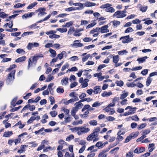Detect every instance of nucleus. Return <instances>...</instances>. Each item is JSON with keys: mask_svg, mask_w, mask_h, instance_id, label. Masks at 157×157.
<instances>
[{"mask_svg": "<svg viewBox=\"0 0 157 157\" xmlns=\"http://www.w3.org/2000/svg\"><path fill=\"white\" fill-rule=\"evenodd\" d=\"M112 5L109 3H106L101 5L100 8L101 9H105V11L106 12L109 13H113L115 12V9L112 7H111Z\"/></svg>", "mask_w": 157, "mask_h": 157, "instance_id": "1", "label": "nucleus"}, {"mask_svg": "<svg viewBox=\"0 0 157 157\" xmlns=\"http://www.w3.org/2000/svg\"><path fill=\"white\" fill-rule=\"evenodd\" d=\"M129 109V111L124 113V116H127L129 115H132L134 114L137 109L136 107H132L131 106H128L126 108L125 110H127Z\"/></svg>", "mask_w": 157, "mask_h": 157, "instance_id": "2", "label": "nucleus"}, {"mask_svg": "<svg viewBox=\"0 0 157 157\" xmlns=\"http://www.w3.org/2000/svg\"><path fill=\"white\" fill-rule=\"evenodd\" d=\"M120 40H122V42L123 44L130 43L133 41V38L130 37L129 35L121 37L120 38Z\"/></svg>", "mask_w": 157, "mask_h": 157, "instance_id": "3", "label": "nucleus"}, {"mask_svg": "<svg viewBox=\"0 0 157 157\" xmlns=\"http://www.w3.org/2000/svg\"><path fill=\"white\" fill-rule=\"evenodd\" d=\"M89 81V80L87 78H86L83 80V77L81 78L79 80V82L81 83L82 87V88L86 87L88 86V82Z\"/></svg>", "mask_w": 157, "mask_h": 157, "instance_id": "4", "label": "nucleus"}, {"mask_svg": "<svg viewBox=\"0 0 157 157\" xmlns=\"http://www.w3.org/2000/svg\"><path fill=\"white\" fill-rule=\"evenodd\" d=\"M123 14L121 11L119 10L113 14V16L114 17H116L117 18H123L125 16Z\"/></svg>", "mask_w": 157, "mask_h": 157, "instance_id": "5", "label": "nucleus"}, {"mask_svg": "<svg viewBox=\"0 0 157 157\" xmlns=\"http://www.w3.org/2000/svg\"><path fill=\"white\" fill-rule=\"evenodd\" d=\"M16 72L15 70L12 71L10 73H9L6 81L7 82H10V81L13 80L14 79V74Z\"/></svg>", "mask_w": 157, "mask_h": 157, "instance_id": "6", "label": "nucleus"}, {"mask_svg": "<svg viewBox=\"0 0 157 157\" xmlns=\"http://www.w3.org/2000/svg\"><path fill=\"white\" fill-rule=\"evenodd\" d=\"M46 11V9L45 8H40L36 10L35 12L37 13L38 12L39 13L38 14V16H42L44 14H46L47 13L44 12Z\"/></svg>", "mask_w": 157, "mask_h": 157, "instance_id": "7", "label": "nucleus"}, {"mask_svg": "<svg viewBox=\"0 0 157 157\" xmlns=\"http://www.w3.org/2000/svg\"><path fill=\"white\" fill-rule=\"evenodd\" d=\"M108 26L107 25H105L104 26H102L101 28H99L100 32L101 33H105L109 32V31L108 29Z\"/></svg>", "mask_w": 157, "mask_h": 157, "instance_id": "8", "label": "nucleus"}, {"mask_svg": "<svg viewBox=\"0 0 157 157\" xmlns=\"http://www.w3.org/2000/svg\"><path fill=\"white\" fill-rule=\"evenodd\" d=\"M79 41V40H76L74 41V43L71 44V46L72 47L75 48L80 47L83 46V44L81 43H75L76 42H78Z\"/></svg>", "mask_w": 157, "mask_h": 157, "instance_id": "9", "label": "nucleus"}, {"mask_svg": "<svg viewBox=\"0 0 157 157\" xmlns=\"http://www.w3.org/2000/svg\"><path fill=\"white\" fill-rule=\"evenodd\" d=\"M79 130L82 132V133H85L88 132L90 131V129L86 127L81 126L79 127Z\"/></svg>", "mask_w": 157, "mask_h": 157, "instance_id": "10", "label": "nucleus"}, {"mask_svg": "<svg viewBox=\"0 0 157 157\" xmlns=\"http://www.w3.org/2000/svg\"><path fill=\"white\" fill-rule=\"evenodd\" d=\"M145 149V148L143 147H137L133 151L135 153L139 154L144 152Z\"/></svg>", "mask_w": 157, "mask_h": 157, "instance_id": "11", "label": "nucleus"}, {"mask_svg": "<svg viewBox=\"0 0 157 157\" xmlns=\"http://www.w3.org/2000/svg\"><path fill=\"white\" fill-rule=\"evenodd\" d=\"M100 130V128L99 127H96L94 129L92 134L94 135V137H97L98 136Z\"/></svg>", "mask_w": 157, "mask_h": 157, "instance_id": "12", "label": "nucleus"}, {"mask_svg": "<svg viewBox=\"0 0 157 157\" xmlns=\"http://www.w3.org/2000/svg\"><path fill=\"white\" fill-rule=\"evenodd\" d=\"M93 92L95 94H98L100 93L101 91V87L100 86H95L94 88Z\"/></svg>", "mask_w": 157, "mask_h": 157, "instance_id": "13", "label": "nucleus"}, {"mask_svg": "<svg viewBox=\"0 0 157 157\" xmlns=\"http://www.w3.org/2000/svg\"><path fill=\"white\" fill-rule=\"evenodd\" d=\"M117 135L118 136L117 137V139L118 140V141H117L116 143L114 145V146L117 145L119 143L120 141L122 140L123 139V137L121 136V131H120L119 132H118L117 133Z\"/></svg>", "mask_w": 157, "mask_h": 157, "instance_id": "14", "label": "nucleus"}, {"mask_svg": "<svg viewBox=\"0 0 157 157\" xmlns=\"http://www.w3.org/2000/svg\"><path fill=\"white\" fill-rule=\"evenodd\" d=\"M75 106L74 107L78 110L82 107L83 104L82 103H80V102H76L75 103Z\"/></svg>", "mask_w": 157, "mask_h": 157, "instance_id": "15", "label": "nucleus"}, {"mask_svg": "<svg viewBox=\"0 0 157 157\" xmlns=\"http://www.w3.org/2000/svg\"><path fill=\"white\" fill-rule=\"evenodd\" d=\"M61 83L63 86H66L68 83V78L67 77L64 78L61 80Z\"/></svg>", "mask_w": 157, "mask_h": 157, "instance_id": "16", "label": "nucleus"}, {"mask_svg": "<svg viewBox=\"0 0 157 157\" xmlns=\"http://www.w3.org/2000/svg\"><path fill=\"white\" fill-rule=\"evenodd\" d=\"M96 4L92 2H86L84 4V5L86 7H90L95 6Z\"/></svg>", "mask_w": 157, "mask_h": 157, "instance_id": "17", "label": "nucleus"}, {"mask_svg": "<svg viewBox=\"0 0 157 157\" xmlns=\"http://www.w3.org/2000/svg\"><path fill=\"white\" fill-rule=\"evenodd\" d=\"M148 58L147 56H145L142 58H138L137 60L138 61L139 63H142L145 61V60Z\"/></svg>", "mask_w": 157, "mask_h": 157, "instance_id": "18", "label": "nucleus"}, {"mask_svg": "<svg viewBox=\"0 0 157 157\" xmlns=\"http://www.w3.org/2000/svg\"><path fill=\"white\" fill-rule=\"evenodd\" d=\"M13 132L12 131H7L4 132V133L3 136L6 137H9L13 134Z\"/></svg>", "mask_w": 157, "mask_h": 157, "instance_id": "19", "label": "nucleus"}, {"mask_svg": "<svg viewBox=\"0 0 157 157\" xmlns=\"http://www.w3.org/2000/svg\"><path fill=\"white\" fill-rule=\"evenodd\" d=\"M26 58L25 56H23L17 58L15 60V62L17 63L22 62L24 61H25Z\"/></svg>", "mask_w": 157, "mask_h": 157, "instance_id": "20", "label": "nucleus"}, {"mask_svg": "<svg viewBox=\"0 0 157 157\" xmlns=\"http://www.w3.org/2000/svg\"><path fill=\"white\" fill-rule=\"evenodd\" d=\"M49 51L50 52L51 54V55H50V56L51 57L53 58L55 57L56 56V52L55 50L51 48H50L49 49Z\"/></svg>", "mask_w": 157, "mask_h": 157, "instance_id": "21", "label": "nucleus"}, {"mask_svg": "<svg viewBox=\"0 0 157 157\" xmlns=\"http://www.w3.org/2000/svg\"><path fill=\"white\" fill-rule=\"evenodd\" d=\"M123 94L121 95L120 99H123L126 97L128 94V92H125V91H123L122 92Z\"/></svg>", "mask_w": 157, "mask_h": 157, "instance_id": "22", "label": "nucleus"}, {"mask_svg": "<svg viewBox=\"0 0 157 157\" xmlns=\"http://www.w3.org/2000/svg\"><path fill=\"white\" fill-rule=\"evenodd\" d=\"M83 123L82 120L80 119L78 121H76L72 123V124L73 125H77L79 124H82Z\"/></svg>", "mask_w": 157, "mask_h": 157, "instance_id": "23", "label": "nucleus"}, {"mask_svg": "<svg viewBox=\"0 0 157 157\" xmlns=\"http://www.w3.org/2000/svg\"><path fill=\"white\" fill-rule=\"evenodd\" d=\"M133 151L132 149H130L129 151L126 154V157H133Z\"/></svg>", "mask_w": 157, "mask_h": 157, "instance_id": "24", "label": "nucleus"}, {"mask_svg": "<svg viewBox=\"0 0 157 157\" xmlns=\"http://www.w3.org/2000/svg\"><path fill=\"white\" fill-rule=\"evenodd\" d=\"M155 144H150L148 146L149 152H152L155 149Z\"/></svg>", "mask_w": 157, "mask_h": 157, "instance_id": "25", "label": "nucleus"}, {"mask_svg": "<svg viewBox=\"0 0 157 157\" xmlns=\"http://www.w3.org/2000/svg\"><path fill=\"white\" fill-rule=\"evenodd\" d=\"M112 94L111 92H107L105 91L101 94V96L103 97H109L112 95Z\"/></svg>", "mask_w": 157, "mask_h": 157, "instance_id": "26", "label": "nucleus"}, {"mask_svg": "<svg viewBox=\"0 0 157 157\" xmlns=\"http://www.w3.org/2000/svg\"><path fill=\"white\" fill-rule=\"evenodd\" d=\"M89 57H90L91 59L92 57L90 54H88L86 56H83L82 59V61L83 62L86 61Z\"/></svg>", "mask_w": 157, "mask_h": 157, "instance_id": "27", "label": "nucleus"}, {"mask_svg": "<svg viewBox=\"0 0 157 157\" xmlns=\"http://www.w3.org/2000/svg\"><path fill=\"white\" fill-rule=\"evenodd\" d=\"M89 123L90 125L93 126H96L98 124L97 121L96 120H94L90 121L89 122Z\"/></svg>", "mask_w": 157, "mask_h": 157, "instance_id": "28", "label": "nucleus"}, {"mask_svg": "<svg viewBox=\"0 0 157 157\" xmlns=\"http://www.w3.org/2000/svg\"><path fill=\"white\" fill-rule=\"evenodd\" d=\"M117 99L118 100L119 98H114L113 100V102L110 103L109 105L108 106L109 107H113L115 105V102L117 100Z\"/></svg>", "mask_w": 157, "mask_h": 157, "instance_id": "29", "label": "nucleus"}, {"mask_svg": "<svg viewBox=\"0 0 157 157\" xmlns=\"http://www.w3.org/2000/svg\"><path fill=\"white\" fill-rule=\"evenodd\" d=\"M106 151H102L100 152V153L98 155V157H106L107 155L105 153Z\"/></svg>", "mask_w": 157, "mask_h": 157, "instance_id": "30", "label": "nucleus"}, {"mask_svg": "<svg viewBox=\"0 0 157 157\" xmlns=\"http://www.w3.org/2000/svg\"><path fill=\"white\" fill-rule=\"evenodd\" d=\"M150 130L149 129L145 130L142 133V135L144 138L146 137V135L149 134L150 132Z\"/></svg>", "mask_w": 157, "mask_h": 157, "instance_id": "31", "label": "nucleus"}, {"mask_svg": "<svg viewBox=\"0 0 157 157\" xmlns=\"http://www.w3.org/2000/svg\"><path fill=\"white\" fill-rule=\"evenodd\" d=\"M119 60V56L118 55L115 56L113 57V61L115 63H117Z\"/></svg>", "mask_w": 157, "mask_h": 157, "instance_id": "32", "label": "nucleus"}, {"mask_svg": "<svg viewBox=\"0 0 157 157\" xmlns=\"http://www.w3.org/2000/svg\"><path fill=\"white\" fill-rule=\"evenodd\" d=\"M17 67V66L14 64L10 66V67L8 68L6 70V71H10L13 69Z\"/></svg>", "mask_w": 157, "mask_h": 157, "instance_id": "33", "label": "nucleus"}, {"mask_svg": "<svg viewBox=\"0 0 157 157\" xmlns=\"http://www.w3.org/2000/svg\"><path fill=\"white\" fill-rule=\"evenodd\" d=\"M25 5V3L22 4L20 3H18L17 4H16L13 7H14V8H16L21 7L22 6H24Z\"/></svg>", "mask_w": 157, "mask_h": 157, "instance_id": "34", "label": "nucleus"}, {"mask_svg": "<svg viewBox=\"0 0 157 157\" xmlns=\"http://www.w3.org/2000/svg\"><path fill=\"white\" fill-rule=\"evenodd\" d=\"M94 137L96 138V137L94 136V135L92 133L88 136L87 137L86 139L87 141H90L91 140L93 139Z\"/></svg>", "mask_w": 157, "mask_h": 157, "instance_id": "35", "label": "nucleus"}, {"mask_svg": "<svg viewBox=\"0 0 157 157\" xmlns=\"http://www.w3.org/2000/svg\"><path fill=\"white\" fill-rule=\"evenodd\" d=\"M147 8V6H141L140 7V10L142 12H144L146 11Z\"/></svg>", "mask_w": 157, "mask_h": 157, "instance_id": "36", "label": "nucleus"}, {"mask_svg": "<svg viewBox=\"0 0 157 157\" xmlns=\"http://www.w3.org/2000/svg\"><path fill=\"white\" fill-rule=\"evenodd\" d=\"M66 54V52L65 51H63V52H62L61 53L59 54L58 55L57 57V58L58 57L60 59H61L63 58V56Z\"/></svg>", "mask_w": 157, "mask_h": 157, "instance_id": "37", "label": "nucleus"}, {"mask_svg": "<svg viewBox=\"0 0 157 157\" xmlns=\"http://www.w3.org/2000/svg\"><path fill=\"white\" fill-rule=\"evenodd\" d=\"M78 111V110L75 109L74 107H73L71 112V115L73 116H75L76 114V112Z\"/></svg>", "mask_w": 157, "mask_h": 157, "instance_id": "38", "label": "nucleus"}, {"mask_svg": "<svg viewBox=\"0 0 157 157\" xmlns=\"http://www.w3.org/2000/svg\"><path fill=\"white\" fill-rule=\"evenodd\" d=\"M54 78V77L53 76H51L50 75H49L48 76L47 79L46 80V82H49L51 81Z\"/></svg>", "mask_w": 157, "mask_h": 157, "instance_id": "39", "label": "nucleus"}, {"mask_svg": "<svg viewBox=\"0 0 157 157\" xmlns=\"http://www.w3.org/2000/svg\"><path fill=\"white\" fill-rule=\"evenodd\" d=\"M37 2H34L31 4L29 6L27 7V9H31L34 7L37 4Z\"/></svg>", "mask_w": 157, "mask_h": 157, "instance_id": "40", "label": "nucleus"}, {"mask_svg": "<svg viewBox=\"0 0 157 157\" xmlns=\"http://www.w3.org/2000/svg\"><path fill=\"white\" fill-rule=\"evenodd\" d=\"M50 38L51 39L53 38H58L60 37V36L59 35L53 34L52 35H50L49 36Z\"/></svg>", "mask_w": 157, "mask_h": 157, "instance_id": "41", "label": "nucleus"}, {"mask_svg": "<svg viewBox=\"0 0 157 157\" xmlns=\"http://www.w3.org/2000/svg\"><path fill=\"white\" fill-rule=\"evenodd\" d=\"M100 32L99 28L97 27L95 29H93L90 31V33L91 34H93L94 33Z\"/></svg>", "mask_w": 157, "mask_h": 157, "instance_id": "42", "label": "nucleus"}, {"mask_svg": "<svg viewBox=\"0 0 157 157\" xmlns=\"http://www.w3.org/2000/svg\"><path fill=\"white\" fill-rule=\"evenodd\" d=\"M56 30L61 33L66 32L67 31V29L66 28H58L56 29Z\"/></svg>", "mask_w": 157, "mask_h": 157, "instance_id": "43", "label": "nucleus"}, {"mask_svg": "<svg viewBox=\"0 0 157 157\" xmlns=\"http://www.w3.org/2000/svg\"><path fill=\"white\" fill-rule=\"evenodd\" d=\"M73 22L72 21H70L69 22L67 23L65 25H62L63 27H69L73 25Z\"/></svg>", "mask_w": 157, "mask_h": 157, "instance_id": "44", "label": "nucleus"}, {"mask_svg": "<svg viewBox=\"0 0 157 157\" xmlns=\"http://www.w3.org/2000/svg\"><path fill=\"white\" fill-rule=\"evenodd\" d=\"M116 83L117 84V86H122L124 85V82L122 81H117L116 82Z\"/></svg>", "mask_w": 157, "mask_h": 157, "instance_id": "45", "label": "nucleus"}, {"mask_svg": "<svg viewBox=\"0 0 157 157\" xmlns=\"http://www.w3.org/2000/svg\"><path fill=\"white\" fill-rule=\"evenodd\" d=\"M36 119V117H32L29 119L27 121V123L28 124L31 123L33 121Z\"/></svg>", "mask_w": 157, "mask_h": 157, "instance_id": "46", "label": "nucleus"}, {"mask_svg": "<svg viewBox=\"0 0 157 157\" xmlns=\"http://www.w3.org/2000/svg\"><path fill=\"white\" fill-rule=\"evenodd\" d=\"M102 103H100L98 101H96L93 104L92 106L93 107H97L101 105Z\"/></svg>", "mask_w": 157, "mask_h": 157, "instance_id": "47", "label": "nucleus"}, {"mask_svg": "<svg viewBox=\"0 0 157 157\" xmlns=\"http://www.w3.org/2000/svg\"><path fill=\"white\" fill-rule=\"evenodd\" d=\"M33 33V32L32 31L31 32H27L24 33L21 35V36L24 37L25 36L29 35L30 34H32Z\"/></svg>", "mask_w": 157, "mask_h": 157, "instance_id": "48", "label": "nucleus"}, {"mask_svg": "<svg viewBox=\"0 0 157 157\" xmlns=\"http://www.w3.org/2000/svg\"><path fill=\"white\" fill-rule=\"evenodd\" d=\"M113 23L114 26L117 27L120 25V22L119 21L114 20L113 21Z\"/></svg>", "mask_w": 157, "mask_h": 157, "instance_id": "49", "label": "nucleus"}, {"mask_svg": "<svg viewBox=\"0 0 157 157\" xmlns=\"http://www.w3.org/2000/svg\"><path fill=\"white\" fill-rule=\"evenodd\" d=\"M152 81V79L150 77L147 78V80L146 81V85L147 86H148L150 84Z\"/></svg>", "mask_w": 157, "mask_h": 157, "instance_id": "50", "label": "nucleus"}, {"mask_svg": "<svg viewBox=\"0 0 157 157\" xmlns=\"http://www.w3.org/2000/svg\"><path fill=\"white\" fill-rule=\"evenodd\" d=\"M75 31V29L74 27H71L67 33L69 35H71L72 33Z\"/></svg>", "mask_w": 157, "mask_h": 157, "instance_id": "51", "label": "nucleus"}, {"mask_svg": "<svg viewBox=\"0 0 157 157\" xmlns=\"http://www.w3.org/2000/svg\"><path fill=\"white\" fill-rule=\"evenodd\" d=\"M8 16V14H6L4 12H0V17L2 18H5Z\"/></svg>", "mask_w": 157, "mask_h": 157, "instance_id": "52", "label": "nucleus"}, {"mask_svg": "<svg viewBox=\"0 0 157 157\" xmlns=\"http://www.w3.org/2000/svg\"><path fill=\"white\" fill-rule=\"evenodd\" d=\"M50 114L53 117H55L57 114V112L55 111H51L50 113Z\"/></svg>", "mask_w": 157, "mask_h": 157, "instance_id": "53", "label": "nucleus"}, {"mask_svg": "<svg viewBox=\"0 0 157 157\" xmlns=\"http://www.w3.org/2000/svg\"><path fill=\"white\" fill-rule=\"evenodd\" d=\"M132 120L135 121H138L139 120V118L136 115L132 116L130 117Z\"/></svg>", "mask_w": 157, "mask_h": 157, "instance_id": "54", "label": "nucleus"}, {"mask_svg": "<svg viewBox=\"0 0 157 157\" xmlns=\"http://www.w3.org/2000/svg\"><path fill=\"white\" fill-rule=\"evenodd\" d=\"M56 33V31L55 30H51L49 31L46 32L45 33L47 35H52L53 34H55Z\"/></svg>", "mask_w": 157, "mask_h": 157, "instance_id": "55", "label": "nucleus"}, {"mask_svg": "<svg viewBox=\"0 0 157 157\" xmlns=\"http://www.w3.org/2000/svg\"><path fill=\"white\" fill-rule=\"evenodd\" d=\"M95 146L97 147L102 148L103 147L102 142L101 141L98 142L95 145Z\"/></svg>", "mask_w": 157, "mask_h": 157, "instance_id": "56", "label": "nucleus"}, {"mask_svg": "<svg viewBox=\"0 0 157 157\" xmlns=\"http://www.w3.org/2000/svg\"><path fill=\"white\" fill-rule=\"evenodd\" d=\"M126 85L128 87H134L136 86V84L133 82L129 83L128 82L126 84Z\"/></svg>", "mask_w": 157, "mask_h": 157, "instance_id": "57", "label": "nucleus"}, {"mask_svg": "<svg viewBox=\"0 0 157 157\" xmlns=\"http://www.w3.org/2000/svg\"><path fill=\"white\" fill-rule=\"evenodd\" d=\"M74 138V136L73 135H70L68 136L66 139V141H69L73 139Z\"/></svg>", "mask_w": 157, "mask_h": 157, "instance_id": "58", "label": "nucleus"}, {"mask_svg": "<svg viewBox=\"0 0 157 157\" xmlns=\"http://www.w3.org/2000/svg\"><path fill=\"white\" fill-rule=\"evenodd\" d=\"M133 137V136L130 135L127 136L125 139L124 142L126 143L128 142L132 139Z\"/></svg>", "mask_w": 157, "mask_h": 157, "instance_id": "59", "label": "nucleus"}, {"mask_svg": "<svg viewBox=\"0 0 157 157\" xmlns=\"http://www.w3.org/2000/svg\"><path fill=\"white\" fill-rule=\"evenodd\" d=\"M142 102V100H140V98H137L134 99L132 101V102L134 103L140 102Z\"/></svg>", "mask_w": 157, "mask_h": 157, "instance_id": "60", "label": "nucleus"}, {"mask_svg": "<svg viewBox=\"0 0 157 157\" xmlns=\"http://www.w3.org/2000/svg\"><path fill=\"white\" fill-rule=\"evenodd\" d=\"M69 66V65L67 63H66L65 64L63 65L61 69V71H63L65 70Z\"/></svg>", "mask_w": 157, "mask_h": 157, "instance_id": "61", "label": "nucleus"}, {"mask_svg": "<svg viewBox=\"0 0 157 157\" xmlns=\"http://www.w3.org/2000/svg\"><path fill=\"white\" fill-rule=\"evenodd\" d=\"M146 125V124L143 123L141 124L139 126V127H138V129L139 130L145 127Z\"/></svg>", "mask_w": 157, "mask_h": 157, "instance_id": "62", "label": "nucleus"}, {"mask_svg": "<svg viewBox=\"0 0 157 157\" xmlns=\"http://www.w3.org/2000/svg\"><path fill=\"white\" fill-rule=\"evenodd\" d=\"M96 24V23L95 22H93L90 23V24H89L86 27V29H88L90 28H91L95 25Z\"/></svg>", "mask_w": 157, "mask_h": 157, "instance_id": "63", "label": "nucleus"}, {"mask_svg": "<svg viewBox=\"0 0 157 157\" xmlns=\"http://www.w3.org/2000/svg\"><path fill=\"white\" fill-rule=\"evenodd\" d=\"M21 34V32H17L13 33L11 34V36H17Z\"/></svg>", "mask_w": 157, "mask_h": 157, "instance_id": "64", "label": "nucleus"}]
</instances>
